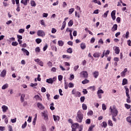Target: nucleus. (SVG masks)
<instances>
[{"mask_svg":"<svg viewBox=\"0 0 131 131\" xmlns=\"http://www.w3.org/2000/svg\"><path fill=\"white\" fill-rule=\"evenodd\" d=\"M26 126H27V122H25L24 124H23L22 125V128H25V127H26Z\"/></svg>","mask_w":131,"mask_h":131,"instance_id":"45","label":"nucleus"},{"mask_svg":"<svg viewBox=\"0 0 131 131\" xmlns=\"http://www.w3.org/2000/svg\"><path fill=\"white\" fill-rule=\"evenodd\" d=\"M58 43L59 47H63V46H64V42L62 40H59Z\"/></svg>","mask_w":131,"mask_h":131,"instance_id":"25","label":"nucleus"},{"mask_svg":"<svg viewBox=\"0 0 131 131\" xmlns=\"http://www.w3.org/2000/svg\"><path fill=\"white\" fill-rule=\"evenodd\" d=\"M122 85H125V84H127V79L126 78H124L122 81Z\"/></svg>","mask_w":131,"mask_h":131,"instance_id":"24","label":"nucleus"},{"mask_svg":"<svg viewBox=\"0 0 131 131\" xmlns=\"http://www.w3.org/2000/svg\"><path fill=\"white\" fill-rule=\"evenodd\" d=\"M37 35L38 36H41V37H45L46 36V33L45 31L41 30H38L37 32Z\"/></svg>","mask_w":131,"mask_h":131,"instance_id":"5","label":"nucleus"},{"mask_svg":"<svg viewBox=\"0 0 131 131\" xmlns=\"http://www.w3.org/2000/svg\"><path fill=\"white\" fill-rule=\"evenodd\" d=\"M80 100L81 103H83V102H84V100H85V97H84V96H81L80 98Z\"/></svg>","mask_w":131,"mask_h":131,"instance_id":"37","label":"nucleus"},{"mask_svg":"<svg viewBox=\"0 0 131 131\" xmlns=\"http://www.w3.org/2000/svg\"><path fill=\"white\" fill-rule=\"evenodd\" d=\"M107 122H105V121H103L102 122V126H103V127H104V128H106V127H107Z\"/></svg>","mask_w":131,"mask_h":131,"instance_id":"32","label":"nucleus"},{"mask_svg":"<svg viewBox=\"0 0 131 131\" xmlns=\"http://www.w3.org/2000/svg\"><path fill=\"white\" fill-rule=\"evenodd\" d=\"M82 109L83 110H86V109H88V106H86V104L84 103L82 104Z\"/></svg>","mask_w":131,"mask_h":131,"instance_id":"40","label":"nucleus"},{"mask_svg":"<svg viewBox=\"0 0 131 131\" xmlns=\"http://www.w3.org/2000/svg\"><path fill=\"white\" fill-rule=\"evenodd\" d=\"M124 89L126 91V96L127 97V99H126V102L127 103H128L129 104L131 103V100H130V96H129V89H128L127 88V86H124Z\"/></svg>","mask_w":131,"mask_h":131,"instance_id":"3","label":"nucleus"},{"mask_svg":"<svg viewBox=\"0 0 131 131\" xmlns=\"http://www.w3.org/2000/svg\"><path fill=\"white\" fill-rule=\"evenodd\" d=\"M37 106L38 108L40 109V110H43V109H45V106H43V105L39 102H38L37 103Z\"/></svg>","mask_w":131,"mask_h":131,"instance_id":"11","label":"nucleus"},{"mask_svg":"<svg viewBox=\"0 0 131 131\" xmlns=\"http://www.w3.org/2000/svg\"><path fill=\"white\" fill-rule=\"evenodd\" d=\"M35 52L36 53H39L40 52V49L39 47H37L35 49Z\"/></svg>","mask_w":131,"mask_h":131,"instance_id":"44","label":"nucleus"},{"mask_svg":"<svg viewBox=\"0 0 131 131\" xmlns=\"http://www.w3.org/2000/svg\"><path fill=\"white\" fill-rule=\"evenodd\" d=\"M116 21L118 23H119L121 21V18L120 17H118L117 18H116Z\"/></svg>","mask_w":131,"mask_h":131,"instance_id":"64","label":"nucleus"},{"mask_svg":"<svg viewBox=\"0 0 131 131\" xmlns=\"http://www.w3.org/2000/svg\"><path fill=\"white\" fill-rule=\"evenodd\" d=\"M37 118V116L36 115V116L34 117L33 120V125H35V122H36V119Z\"/></svg>","mask_w":131,"mask_h":131,"instance_id":"33","label":"nucleus"},{"mask_svg":"<svg viewBox=\"0 0 131 131\" xmlns=\"http://www.w3.org/2000/svg\"><path fill=\"white\" fill-rule=\"evenodd\" d=\"M65 27H66V21H64L62 23V26L61 27V28L60 29L61 30H63L64 28H65Z\"/></svg>","mask_w":131,"mask_h":131,"instance_id":"26","label":"nucleus"},{"mask_svg":"<svg viewBox=\"0 0 131 131\" xmlns=\"http://www.w3.org/2000/svg\"><path fill=\"white\" fill-rule=\"evenodd\" d=\"M78 126H79V125L78 124V123H74L72 125V128L76 129L77 128H78Z\"/></svg>","mask_w":131,"mask_h":131,"instance_id":"17","label":"nucleus"},{"mask_svg":"<svg viewBox=\"0 0 131 131\" xmlns=\"http://www.w3.org/2000/svg\"><path fill=\"white\" fill-rule=\"evenodd\" d=\"M52 33H56L57 32V30L55 28H52L51 30Z\"/></svg>","mask_w":131,"mask_h":131,"instance_id":"52","label":"nucleus"},{"mask_svg":"<svg viewBox=\"0 0 131 131\" xmlns=\"http://www.w3.org/2000/svg\"><path fill=\"white\" fill-rule=\"evenodd\" d=\"M36 85H37V83H30V86L32 87L36 86Z\"/></svg>","mask_w":131,"mask_h":131,"instance_id":"56","label":"nucleus"},{"mask_svg":"<svg viewBox=\"0 0 131 131\" xmlns=\"http://www.w3.org/2000/svg\"><path fill=\"white\" fill-rule=\"evenodd\" d=\"M95 40H96V39L93 37L90 41L91 43H94V42H95Z\"/></svg>","mask_w":131,"mask_h":131,"instance_id":"61","label":"nucleus"},{"mask_svg":"<svg viewBox=\"0 0 131 131\" xmlns=\"http://www.w3.org/2000/svg\"><path fill=\"white\" fill-rule=\"evenodd\" d=\"M6 75H7V70H3L0 74V76L1 77H5Z\"/></svg>","mask_w":131,"mask_h":131,"instance_id":"12","label":"nucleus"},{"mask_svg":"<svg viewBox=\"0 0 131 131\" xmlns=\"http://www.w3.org/2000/svg\"><path fill=\"white\" fill-rule=\"evenodd\" d=\"M108 13H109V11H107L105 13L102 15V17L104 18H107V16H108Z\"/></svg>","mask_w":131,"mask_h":131,"instance_id":"35","label":"nucleus"},{"mask_svg":"<svg viewBox=\"0 0 131 131\" xmlns=\"http://www.w3.org/2000/svg\"><path fill=\"white\" fill-rule=\"evenodd\" d=\"M72 25H73V20L71 19L68 23V26L69 27H71V26H72Z\"/></svg>","mask_w":131,"mask_h":131,"instance_id":"27","label":"nucleus"},{"mask_svg":"<svg viewBox=\"0 0 131 131\" xmlns=\"http://www.w3.org/2000/svg\"><path fill=\"white\" fill-rule=\"evenodd\" d=\"M120 52V50H119V47H116L115 48V54H117V55H118Z\"/></svg>","mask_w":131,"mask_h":131,"instance_id":"19","label":"nucleus"},{"mask_svg":"<svg viewBox=\"0 0 131 131\" xmlns=\"http://www.w3.org/2000/svg\"><path fill=\"white\" fill-rule=\"evenodd\" d=\"M125 108H126V109H130L131 105L125 103Z\"/></svg>","mask_w":131,"mask_h":131,"instance_id":"43","label":"nucleus"},{"mask_svg":"<svg viewBox=\"0 0 131 131\" xmlns=\"http://www.w3.org/2000/svg\"><path fill=\"white\" fill-rule=\"evenodd\" d=\"M118 27V26H117V24L114 25L113 27L112 28V31L113 32H114V31H116V30H117Z\"/></svg>","mask_w":131,"mask_h":131,"instance_id":"15","label":"nucleus"},{"mask_svg":"<svg viewBox=\"0 0 131 131\" xmlns=\"http://www.w3.org/2000/svg\"><path fill=\"white\" fill-rule=\"evenodd\" d=\"M42 116L44 117V120L45 121H48L49 120V116H48V114L46 113L45 112L42 113Z\"/></svg>","mask_w":131,"mask_h":131,"instance_id":"9","label":"nucleus"},{"mask_svg":"<svg viewBox=\"0 0 131 131\" xmlns=\"http://www.w3.org/2000/svg\"><path fill=\"white\" fill-rule=\"evenodd\" d=\"M35 62H37V64L38 65H40V66H41L42 67L43 66V62L42 61L40 60L39 58H37L36 59H35Z\"/></svg>","mask_w":131,"mask_h":131,"instance_id":"10","label":"nucleus"},{"mask_svg":"<svg viewBox=\"0 0 131 131\" xmlns=\"http://www.w3.org/2000/svg\"><path fill=\"white\" fill-rule=\"evenodd\" d=\"M60 98V96L56 95L55 96H54V100H58Z\"/></svg>","mask_w":131,"mask_h":131,"instance_id":"58","label":"nucleus"},{"mask_svg":"<svg viewBox=\"0 0 131 131\" xmlns=\"http://www.w3.org/2000/svg\"><path fill=\"white\" fill-rule=\"evenodd\" d=\"M97 94H104V91L103 90H102L101 89H100L97 91Z\"/></svg>","mask_w":131,"mask_h":131,"instance_id":"48","label":"nucleus"},{"mask_svg":"<svg viewBox=\"0 0 131 131\" xmlns=\"http://www.w3.org/2000/svg\"><path fill=\"white\" fill-rule=\"evenodd\" d=\"M21 51L23 52V53H25L27 56H29V51L28 50L25 49V48H22Z\"/></svg>","mask_w":131,"mask_h":131,"instance_id":"18","label":"nucleus"},{"mask_svg":"<svg viewBox=\"0 0 131 131\" xmlns=\"http://www.w3.org/2000/svg\"><path fill=\"white\" fill-rule=\"evenodd\" d=\"M63 79V76L62 75H59L58 76V80L59 81H61Z\"/></svg>","mask_w":131,"mask_h":131,"instance_id":"51","label":"nucleus"},{"mask_svg":"<svg viewBox=\"0 0 131 131\" xmlns=\"http://www.w3.org/2000/svg\"><path fill=\"white\" fill-rule=\"evenodd\" d=\"M126 120L127 122H129V123H130L131 124V119H130V117H128L126 118Z\"/></svg>","mask_w":131,"mask_h":131,"instance_id":"53","label":"nucleus"},{"mask_svg":"<svg viewBox=\"0 0 131 131\" xmlns=\"http://www.w3.org/2000/svg\"><path fill=\"white\" fill-rule=\"evenodd\" d=\"M110 54V50H106V52L105 53V56L106 57H108L107 55H109Z\"/></svg>","mask_w":131,"mask_h":131,"instance_id":"50","label":"nucleus"},{"mask_svg":"<svg viewBox=\"0 0 131 131\" xmlns=\"http://www.w3.org/2000/svg\"><path fill=\"white\" fill-rule=\"evenodd\" d=\"M53 119L54 121H57V120L59 121V120H60V117L58 116H56L55 115H53Z\"/></svg>","mask_w":131,"mask_h":131,"instance_id":"21","label":"nucleus"},{"mask_svg":"<svg viewBox=\"0 0 131 131\" xmlns=\"http://www.w3.org/2000/svg\"><path fill=\"white\" fill-rule=\"evenodd\" d=\"M80 75L81 77H84V78H88V77H89V74H88V72L85 71H82L80 73Z\"/></svg>","mask_w":131,"mask_h":131,"instance_id":"6","label":"nucleus"},{"mask_svg":"<svg viewBox=\"0 0 131 131\" xmlns=\"http://www.w3.org/2000/svg\"><path fill=\"white\" fill-rule=\"evenodd\" d=\"M73 12H74V8L70 9L69 10V15H71V14H72V13H73Z\"/></svg>","mask_w":131,"mask_h":131,"instance_id":"31","label":"nucleus"},{"mask_svg":"<svg viewBox=\"0 0 131 131\" xmlns=\"http://www.w3.org/2000/svg\"><path fill=\"white\" fill-rule=\"evenodd\" d=\"M47 65H48V66H49V67H52V66H53V64L52 63V62H51V61H49V62L47 63Z\"/></svg>","mask_w":131,"mask_h":131,"instance_id":"54","label":"nucleus"},{"mask_svg":"<svg viewBox=\"0 0 131 131\" xmlns=\"http://www.w3.org/2000/svg\"><path fill=\"white\" fill-rule=\"evenodd\" d=\"M41 91L42 93H46V92H47V90L46 89V88H45V87H42Z\"/></svg>","mask_w":131,"mask_h":131,"instance_id":"49","label":"nucleus"},{"mask_svg":"<svg viewBox=\"0 0 131 131\" xmlns=\"http://www.w3.org/2000/svg\"><path fill=\"white\" fill-rule=\"evenodd\" d=\"M93 76L95 78H97L98 76H99V72L96 71L93 73Z\"/></svg>","mask_w":131,"mask_h":131,"instance_id":"16","label":"nucleus"},{"mask_svg":"<svg viewBox=\"0 0 131 131\" xmlns=\"http://www.w3.org/2000/svg\"><path fill=\"white\" fill-rule=\"evenodd\" d=\"M108 125L110 126H113V123L112 122V121L111 120H109L108 121Z\"/></svg>","mask_w":131,"mask_h":131,"instance_id":"38","label":"nucleus"},{"mask_svg":"<svg viewBox=\"0 0 131 131\" xmlns=\"http://www.w3.org/2000/svg\"><path fill=\"white\" fill-rule=\"evenodd\" d=\"M94 127H95V125H91V126L89 127V129H88V131H92V130H93V128H94Z\"/></svg>","mask_w":131,"mask_h":131,"instance_id":"42","label":"nucleus"},{"mask_svg":"<svg viewBox=\"0 0 131 131\" xmlns=\"http://www.w3.org/2000/svg\"><path fill=\"white\" fill-rule=\"evenodd\" d=\"M9 131H13V127L11 125H9L8 126Z\"/></svg>","mask_w":131,"mask_h":131,"instance_id":"59","label":"nucleus"},{"mask_svg":"<svg viewBox=\"0 0 131 131\" xmlns=\"http://www.w3.org/2000/svg\"><path fill=\"white\" fill-rule=\"evenodd\" d=\"M25 98V94H21L20 97V102L23 103L24 102V98Z\"/></svg>","mask_w":131,"mask_h":131,"instance_id":"23","label":"nucleus"},{"mask_svg":"<svg viewBox=\"0 0 131 131\" xmlns=\"http://www.w3.org/2000/svg\"><path fill=\"white\" fill-rule=\"evenodd\" d=\"M116 14V10H113L111 12V16L113 21H114L115 19H116V16H115Z\"/></svg>","mask_w":131,"mask_h":131,"instance_id":"8","label":"nucleus"},{"mask_svg":"<svg viewBox=\"0 0 131 131\" xmlns=\"http://www.w3.org/2000/svg\"><path fill=\"white\" fill-rule=\"evenodd\" d=\"M93 111H90L88 113V115H93Z\"/></svg>","mask_w":131,"mask_h":131,"instance_id":"63","label":"nucleus"},{"mask_svg":"<svg viewBox=\"0 0 131 131\" xmlns=\"http://www.w3.org/2000/svg\"><path fill=\"white\" fill-rule=\"evenodd\" d=\"M2 111L4 113H6L8 110H9V107L6 105H3L2 107Z\"/></svg>","mask_w":131,"mask_h":131,"instance_id":"13","label":"nucleus"},{"mask_svg":"<svg viewBox=\"0 0 131 131\" xmlns=\"http://www.w3.org/2000/svg\"><path fill=\"white\" fill-rule=\"evenodd\" d=\"M101 53H99V52H95L94 54H93V57L94 58H99L100 57V54Z\"/></svg>","mask_w":131,"mask_h":131,"instance_id":"20","label":"nucleus"},{"mask_svg":"<svg viewBox=\"0 0 131 131\" xmlns=\"http://www.w3.org/2000/svg\"><path fill=\"white\" fill-rule=\"evenodd\" d=\"M11 45L13 47H17V46L18 45V42H17V41L12 42Z\"/></svg>","mask_w":131,"mask_h":131,"instance_id":"39","label":"nucleus"},{"mask_svg":"<svg viewBox=\"0 0 131 131\" xmlns=\"http://www.w3.org/2000/svg\"><path fill=\"white\" fill-rule=\"evenodd\" d=\"M72 95H74L75 97H79L80 96H81V93L79 92V91H76V89H74L72 91Z\"/></svg>","mask_w":131,"mask_h":131,"instance_id":"4","label":"nucleus"},{"mask_svg":"<svg viewBox=\"0 0 131 131\" xmlns=\"http://www.w3.org/2000/svg\"><path fill=\"white\" fill-rule=\"evenodd\" d=\"M31 5L32 7H35V6H36V3H35V2L34 1H32L31 2Z\"/></svg>","mask_w":131,"mask_h":131,"instance_id":"36","label":"nucleus"},{"mask_svg":"<svg viewBox=\"0 0 131 131\" xmlns=\"http://www.w3.org/2000/svg\"><path fill=\"white\" fill-rule=\"evenodd\" d=\"M9 88V85L8 83L5 84L3 86H2V90H6V89H8Z\"/></svg>","mask_w":131,"mask_h":131,"instance_id":"30","label":"nucleus"},{"mask_svg":"<svg viewBox=\"0 0 131 131\" xmlns=\"http://www.w3.org/2000/svg\"><path fill=\"white\" fill-rule=\"evenodd\" d=\"M20 3L21 4H23L24 6H27V0H21Z\"/></svg>","mask_w":131,"mask_h":131,"instance_id":"29","label":"nucleus"},{"mask_svg":"<svg viewBox=\"0 0 131 131\" xmlns=\"http://www.w3.org/2000/svg\"><path fill=\"white\" fill-rule=\"evenodd\" d=\"M54 81H56V77H53V78H50L46 80V82L48 83L52 84L54 82Z\"/></svg>","mask_w":131,"mask_h":131,"instance_id":"7","label":"nucleus"},{"mask_svg":"<svg viewBox=\"0 0 131 131\" xmlns=\"http://www.w3.org/2000/svg\"><path fill=\"white\" fill-rule=\"evenodd\" d=\"M17 8H16V11L17 12H19L20 11V4H18L17 5Z\"/></svg>","mask_w":131,"mask_h":131,"instance_id":"60","label":"nucleus"},{"mask_svg":"<svg viewBox=\"0 0 131 131\" xmlns=\"http://www.w3.org/2000/svg\"><path fill=\"white\" fill-rule=\"evenodd\" d=\"M80 48L81 50H84L85 48H86V46L85 45V43H81L80 45Z\"/></svg>","mask_w":131,"mask_h":131,"instance_id":"22","label":"nucleus"},{"mask_svg":"<svg viewBox=\"0 0 131 131\" xmlns=\"http://www.w3.org/2000/svg\"><path fill=\"white\" fill-rule=\"evenodd\" d=\"M102 110L105 111L106 109H107V107H106V105L105 104H102Z\"/></svg>","mask_w":131,"mask_h":131,"instance_id":"55","label":"nucleus"},{"mask_svg":"<svg viewBox=\"0 0 131 131\" xmlns=\"http://www.w3.org/2000/svg\"><path fill=\"white\" fill-rule=\"evenodd\" d=\"M110 110H111L113 116H117V115H118V111H117L115 106H113V107L112 106H110Z\"/></svg>","mask_w":131,"mask_h":131,"instance_id":"2","label":"nucleus"},{"mask_svg":"<svg viewBox=\"0 0 131 131\" xmlns=\"http://www.w3.org/2000/svg\"><path fill=\"white\" fill-rule=\"evenodd\" d=\"M78 68H79V66H76L74 67V71H76V70H77V69H78Z\"/></svg>","mask_w":131,"mask_h":131,"instance_id":"62","label":"nucleus"},{"mask_svg":"<svg viewBox=\"0 0 131 131\" xmlns=\"http://www.w3.org/2000/svg\"><path fill=\"white\" fill-rule=\"evenodd\" d=\"M25 30L24 29H20L18 30L19 33H24Z\"/></svg>","mask_w":131,"mask_h":131,"instance_id":"46","label":"nucleus"},{"mask_svg":"<svg viewBox=\"0 0 131 131\" xmlns=\"http://www.w3.org/2000/svg\"><path fill=\"white\" fill-rule=\"evenodd\" d=\"M67 53H69V54H72V48H69L67 51Z\"/></svg>","mask_w":131,"mask_h":131,"instance_id":"41","label":"nucleus"},{"mask_svg":"<svg viewBox=\"0 0 131 131\" xmlns=\"http://www.w3.org/2000/svg\"><path fill=\"white\" fill-rule=\"evenodd\" d=\"M85 123H86L87 124H91V119H87L85 120Z\"/></svg>","mask_w":131,"mask_h":131,"instance_id":"47","label":"nucleus"},{"mask_svg":"<svg viewBox=\"0 0 131 131\" xmlns=\"http://www.w3.org/2000/svg\"><path fill=\"white\" fill-rule=\"evenodd\" d=\"M35 41L38 45V44L40 43V42H41L42 40H41V39H40V38H37V39H36Z\"/></svg>","mask_w":131,"mask_h":131,"instance_id":"34","label":"nucleus"},{"mask_svg":"<svg viewBox=\"0 0 131 131\" xmlns=\"http://www.w3.org/2000/svg\"><path fill=\"white\" fill-rule=\"evenodd\" d=\"M69 88H74V84L70 82Z\"/></svg>","mask_w":131,"mask_h":131,"instance_id":"57","label":"nucleus"},{"mask_svg":"<svg viewBox=\"0 0 131 131\" xmlns=\"http://www.w3.org/2000/svg\"><path fill=\"white\" fill-rule=\"evenodd\" d=\"M76 119L77 122H79V123H81V122H82V120L83 119V114H82V113H81V111H78L77 113Z\"/></svg>","mask_w":131,"mask_h":131,"instance_id":"1","label":"nucleus"},{"mask_svg":"<svg viewBox=\"0 0 131 131\" xmlns=\"http://www.w3.org/2000/svg\"><path fill=\"white\" fill-rule=\"evenodd\" d=\"M126 72H127V69L125 68L124 69L123 71L121 73V76L122 77H125Z\"/></svg>","mask_w":131,"mask_h":131,"instance_id":"14","label":"nucleus"},{"mask_svg":"<svg viewBox=\"0 0 131 131\" xmlns=\"http://www.w3.org/2000/svg\"><path fill=\"white\" fill-rule=\"evenodd\" d=\"M89 82H90V80H89L86 79H85V80H84L82 81V84H86V83H89Z\"/></svg>","mask_w":131,"mask_h":131,"instance_id":"28","label":"nucleus"}]
</instances>
